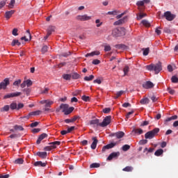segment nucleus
I'll return each mask as SVG.
<instances>
[{
	"label": "nucleus",
	"instance_id": "nucleus-5",
	"mask_svg": "<svg viewBox=\"0 0 178 178\" xmlns=\"http://www.w3.org/2000/svg\"><path fill=\"white\" fill-rule=\"evenodd\" d=\"M157 133H159V128H154L153 130L147 132L145 134V138L146 140H152V138H154Z\"/></svg>",
	"mask_w": 178,
	"mask_h": 178
},
{
	"label": "nucleus",
	"instance_id": "nucleus-57",
	"mask_svg": "<svg viewBox=\"0 0 178 178\" xmlns=\"http://www.w3.org/2000/svg\"><path fill=\"white\" fill-rule=\"evenodd\" d=\"M21 83H22V80L18 79V80L14 81V83H13V86H19V85H20Z\"/></svg>",
	"mask_w": 178,
	"mask_h": 178
},
{
	"label": "nucleus",
	"instance_id": "nucleus-15",
	"mask_svg": "<svg viewBox=\"0 0 178 178\" xmlns=\"http://www.w3.org/2000/svg\"><path fill=\"white\" fill-rule=\"evenodd\" d=\"M92 140L93 142L92 143L90 147L92 149H95V148H97V144H98V139H97V137H93Z\"/></svg>",
	"mask_w": 178,
	"mask_h": 178
},
{
	"label": "nucleus",
	"instance_id": "nucleus-34",
	"mask_svg": "<svg viewBox=\"0 0 178 178\" xmlns=\"http://www.w3.org/2000/svg\"><path fill=\"white\" fill-rule=\"evenodd\" d=\"M63 78L64 79V80H71V79H72V74H64L63 75Z\"/></svg>",
	"mask_w": 178,
	"mask_h": 178
},
{
	"label": "nucleus",
	"instance_id": "nucleus-10",
	"mask_svg": "<svg viewBox=\"0 0 178 178\" xmlns=\"http://www.w3.org/2000/svg\"><path fill=\"white\" fill-rule=\"evenodd\" d=\"M120 156V152H113L107 158V161H112L113 159H117Z\"/></svg>",
	"mask_w": 178,
	"mask_h": 178
},
{
	"label": "nucleus",
	"instance_id": "nucleus-55",
	"mask_svg": "<svg viewBox=\"0 0 178 178\" xmlns=\"http://www.w3.org/2000/svg\"><path fill=\"white\" fill-rule=\"evenodd\" d=\"M133 113H134V111H131V112H129L127 113L126 115V118H125V120H128L129 118H130V115H133Z\"/></svg>",
	"mask_w": 178,
	"mask_h": 178
},
{
	"label": "nucleus",
	"instance_id": "nucleus-22",
	"mask_svg": "<svg viewBox=\"0 0 178 178\" xmlns=\"http://www.w3.org/2000/svg\"><path fill=\"white\" fill-rule=\"evenodd\" d=\"M127 19L126 17L116 21L115 22H114V26H120V24H123V23H124V19Z\"/></svg>",
	"mask_w": 178,
	"mask_h": 178
},
{
	"label": "nucleus",
	"instance_id": "nucleus-19",
	"mask_svg": "<svg viewBox=\"0 0 178 178\" xmlns=\"http://www.w3.org/2000/svg\"><path fill=\"white\" fill-rule=\"evenodd\" d=\"M113 136H115L117 138H123V137H124V132L123 131L116 132Z\"/></svg>",
	"mask_w": 178,
	"mask_h": 178
},
{
	"label": "nucleus",
	"instance_id": "nucleus-37",
	"mask_svg": "<svg viewBox=\"0 0 178 178\" xmlns=\"http://www.w3.org/2000/svg\"><path fill=\"white\" fill-rule=\"evenodd\" d=\"M122 151L126 152L127 151H129V149H130V145H124L122 147Z\"/></svg>",
	"mask_w": 178,
	"mask_h": 178
},
{
	"label": "nucleus",
	"instance_id": "nucleus-25",
	"mask_svg": "<svg viewBox=\"0 0 178 178\" xmlns=\"http://www.w3.org/2000/svg\"><path fill=\"white\" fill-rule=\"evenodd\" d=\"M177 119V115H173L172 117L168 118L165 120V124L168 123V122H170L172 120H176Z\"/></svg>",
	"mask_w": 178,
	"mask_h": 178
},
{
	"label": "nucleus",
	"instance_id": "nucleus-13",
	"mask_svg": "<svg viewBox=\"0 0 178 178\" xmlns=\"http://www.w3.org/2000/svg\"><path fill=\"white\" fill-rule=\"evenodd\" d=\"M143 88H152L154 87V83L149 81H146L143 84Z\"/></svg>",
	"mask_w": 178,
	"mask_h": 178
},
{
	"label": "nucleus",
	"instance_id": "nucleus-7",
	"mask_svg": "<svg viewBox=\"0 0 178 178\" xmlns=\"http://www.w3.org/2000/svg\"><path fill=\"white\" fill-rule=\"evenodd\" d=\"M22 95V92H16L13 93H8L3 97V99H8L9 98H14V97H20Z\"/></svg>",
	"mask_w": 178,
	"mask_h": 178
},
{
	"label": "nucleus",
	"instance_id": "nucleus-24",
	"mask_svg": "<svg viewBox=\"0 0 178 178\" xmlns=\"http://www.w3.org/2000/svg\"><path fill=\"white\" fill-rule=\"evenodd\" d=\"M14 130H15V131H23L24 130V128H23L21 125H15L13 127Z\"/></svg>",
	"mask_w": 178,
	"mask_h": 178
},
{
	"label": "nucleus",
	"instance_id": "nucleus-3",
	"mask_svg": "<svg viewBox=\"0 0 178 178\" xmlns=\"http://www.w3.org/2000/svg\"><path fill=\"white\" fill-rule=\"evenodd\" d=\"M60 109H62V112L66 115H70L73 111H74V107H70L69 108V104H62L60 106L59 108H56V112H60Z\"/></svg>",
	"mask_w": 178,
	"mask_h": 178
},
{
	"label": "nucleus",
	"instance_id": "nucleus-27",
	"mask_svg": "<svg viewBox=\"0 0 178 178\" xmlns=\"http://www.w3.org/2000/svg\"><path fill=\"white\" fill-rule=\"evenodd\" d=\"M71 77L73 79V80H78V79L80 77V74H79L77 72H72L71 74Z\"/></svg>",
	"mask_w": 178,
	"mask_h": 178
},
{
	"label": "nucleus",
	"instance_id": "nucleus-46",
	"mask_svg": "<svg viewBox=\"0 0 178 178\" xmlns=\"http://www.w3.org/2000/svg\"><path fill=\"white\" fill-rule=\"evenodd\" d=\"M61 55L64 56V58H67V56H70V55H72V52L71 51L64 52V53H62Z\"/></svg>",
	"mask_w": 178,
	"mask_h": 178
},
{
	"label": "nucleus",
	"instance_id": "nucleus-35",
	"mask_svg": "<svg viewBox=\"0 0 178 178\" xmlns=\"http://www.w3.org/2000/svg\"><path fill=\"white\" fill-rule=\"evenodd\" d=\"M92 80H94V75H90L89 76L84 77L85 81H92Z\"/></svg>",
	"mask_w": 178,
	"mask_h": 178
},
{
	"label": "nucleus",
	"instance_id": "nucleus-59",
	"mask_svg": "<svg viewBox=\"0 0 178 178\" xmlns=\"http://www.w3.org/2000/svg\"><path fill=\"white\" fill-rule=\"evenodd\" d=\"M92 65H99L101 63V61L98 59H95L92 62Z\"/></svg>",
	"mask_w": 178,
	"mask_h": 178
},
{
	"label": "nucleus",
	"instance_id": "nucleus-31",
	"mask_svg": "<svg viewBox=\"0 0 178 178\" xmlns=\"http://www.w3.org/2000/svg\"><path fill=\"white\" fill-rule=\"evenodd\" d=\"M38 115H41V111H36L29 113V116H38Z\"/></svg>",
	"mask_w": 178,
	"mask_h": 178
},
{
	"label": "nucleus",
	"instance_id": "nucleus-47",
	"mask_svg": "<svg viewBox=\"0 0 178 178\" xmlns=\"http://www.w3.org/2000/svg\"><path fill=\"white\" fill-rule=\"evenodd\" d=\"M171 81H172V83H178V78H177V76H172Z\"/></svg>",
	"mask_w": 178,
	"mask_h": 178
},
{
	"label": "nucleus",
	"instance_id": "nucleus-54",
	"mask_svg": "<svg viewBox=\"0 0 178 178\" xmlns=\"http://www.w3.org/2000/svg\"><path fill=\"white\" fill-rule=\"evenodd\" d=\"M118 10L108 11L107 13V15H113L114 16H115L116 15H118Z\"/></svg>",
	"mask_w": 178,
	"mask_h": 178
},
{
	"label": "nucleus",
	"instance_id": "nucleus-60",
	"mask_svg": "<svg viewBox=\"0 0 178 178\" xmlns=\"http://www.w3.org/2000/svg\"><path fill=\"white\" fill-rule=\"evenodd\" d=\"M15 0H11L9 3V8H10L11 9L13 8V6H15Z\"/></svg>",
	"mask_w": 178,
	"mask_h": 178
},
{
	"label": "nucleus",
	"instance_id": "nucleus-6",
	"mask_svg": "<svg viewBox=\"0 0 178 178\" xmlns=\"http://www.w3.org/2000/svg\"><path fill=\"white\" fill-rule=\"evenodd\" d=\"M92 17L88 16L87 14L85 15H79L76 17V20H79V22H88V20H91Z\"/></svg>",
	"mask_w": 178,
	"mask_h": 178
},
{
	"label": "nucleus",
	"instance_id": "nucleus-2",
	"mask_svg": "<svg viewBox=\"0 0 178 178\" xmlns=\"http://www.w3.org/2000/svg\"><path fill=\"white\" fill-rule=\"evenodd\" d=\"M145 69L149 72H154L155 74H158L162 70V63L159 62L156 64H150L145 66Z\"/></svg>",
	"mask_w": 178,
	"mask_h": 178
},
{
	"label": "nucleus",
	"instance_id": "nucleus-33",
	"mask_svg": "<svg viewBox=\"0 0 178 178\" xmlns=\"http://www.w3.org/2000/svg\"><path fill=\"white\" fill-rule=\"evenodd\" d=\"M142 24H143V26H145V27H149L151 26L149 22H148L147 19L142 20Z\"/></svg>",
	"mask_w": 178,
	"mask_h": 178
},
{
	"label": "nucleus",
	"instance_id": "nucleus-43",
	"mask_svg": "<svg viewBox=\"0 0 178 178\" xmlns=\"http://www.w3.org/2000/svg\"><path fill=\"white\" fill-rule=\"evenodd\" d=\"M147 14L140 13L139 15L137 17V20H141L143 17H145Z\"/></svg>",
	"mask_w": 178,
	"mask_h": 178
},
{
	"label": "nucleus",
	"instance_id": "nucleus-61",
	"mask_svg": "<svg viewBox=\"0 0 178 178\" xmlns=\"http://www.w3.org/2000/svg\"><path fill=\"white\" fill-rule=\"evenodd\" d=\"M111 49H112V48L109 45H106L104 47V51L106 52H108L109 51H111Z\"/></svg>",
	"mask_w": 178,
	"mask_h": 178
},
{
	"label": "nucleus",
	"instance_id": "nucleus-48",
	"mask_svg": "<svg viewBox=\"0 0 178 178\" xmlns=\"http://www.w3.org/2000/svg\"><path fill=\"white\" fill-rule=\"evenodd\" d=\"M17 137H20V134H13L9 136L10 138H17Z\"/></svg>",
	"mask_w": 178,
	"mask_h": 178
},
{
	"label": "nucleus",
	"instance_id": "nucleus-58",
	"mask_svg": "<svg viewBox=\"0 0 178 178\" xmlns=\"http://www.w3.org/2000/svg\"><path fill=\"white\" fill-rule=\"evenodd\" d=\"M48 51V46H43L42 48V54H45V52Z\"/></svg>",
	"mask_w": 178,
	"mask_h": 178
},
{
	"label": "nucleus",
	"instance_id": "nucleus-53",
	"mask_svg": "<svg viewBox=\"0 0 178 178\" xmlns=\"http://www.w3.org/2000/svg\"><path fill=\"white\" fill-rule=\"evenodd\" d=\"M168 92H169V94H170L171 95H174L175 91V90L172 89L171 88H168Z\"/></svg>",
	"mask_w": 178,
	"mask_h": 178
},
{
	"label": "nucleus",
	"instance_id": "nucleus-63",
	"mask_svg": "<svg viewBox=\"0 0 178 178\" xmlns=\"http://www.w3.org/2000/svg\"><path fill=\"white\" fill-rule=\"evenodd\" d=\"M40 124V122H35L31 124V127H37Z\"/></svg>",
	"mask_w": 178,
	"mask_h": 178
},
{
	"label": "nucleus",
	"instance_id": "nucleus-18",
	"mask_svg": "<svg viewBox=\"0 0 178 178\" xmlns=\"http://www.w3.org/2000/svg\"><path fill=\"white\" fill-rule=\"evenodd\" d=\"M13 13H15V10H13L6 12V13H5L6 19H7V20H9V18L12 17V15H13Z\"/></svg>",
	"mask_w": 178,
	"mask_h": 178
},
{
	"label": "nucleus",
	"instance_id": "nucleus-12",
	"mask_svg": "<svg viewBox=\"0 0 178 178\" xmlns=\"http://www.w3.org/2000/svg\"><path fill=\"white\" fill-rule=\"evenodd\" d=\"M151 2V0H143V1H138L136 3L137 6H144L145 5H148Z\"/></svg>",
	"mask_w": 178,
	"mask_h": 178
},
{
	"label": "nucleus",
	"instance_id": "nucleus-16",
	"mask_svg": "<svg viewBox=\"0 0 178 178\" xmlns=\"http://www.w3.org/2000/svg\"><path fill=\"white\" fill-rule=\"evenodd\" d=\"M37 155L40 156V158H42V159H45L48 156V153H47V152H39L37 153Z\"/></svg>",
	"mask_w": 178,
	"mask_h": 178
},
{
	"label": "nucleus",
	"instance_id": "nucleus-41",
	"mask_svg": "<svg viewBox=\"0 0 178 178\" xmlns=\"http://www.w3.org/2000/svg\"><path fill=\"white\" fill-rule=\"evenodd\" d=\"M10 109H12L13 111L15 109H17V104L15 102H13L10 105Z\"/></svg>",
	"mask_w": 178,
	"mask_h": 178
},
{
	"label": "nucleus",
	"instance_id": "nucleus-39",
	"mask_svg": "<svg viewBox=\"0 0 178 178\" xmlns=\"http://www.w3.org/2000/svg\"><path fill=\"white\" fill-rule=\"evenodd\" d=\"M129 70H130V68L129 67V66H125L123 69V72H124V76H127V74L129 73Z\"/></svg>",
	"mask_w": 178,
	"mask_h": 178
},
{
	"label": "nucleus",
	"instance_id": "nucleus-62",
	"mask_svg": "<svg viewBox=\"0 0 178 178\" xmlns=\"http://www.w3.org/2000/svg\"><path fill=\"white\" fill-rule=\"evenodd\" d=\"M49 91V88H44V89L41 91V94H48Z\"/></svg>",
	"mask_w": 178,
	"mask_h": 178
},
{
	"label": "nucleus",
	"instance_id": "nucleus-30",
	"mask_svg": "<svg viewBox=\"0 0 178 178\" xmlns=\"http://www.w3.org/2000/svg\"><path fill=\"white\" fill-rule=\"evenodd\" d=\"M12 47H15V45H17L19 47V45H22V43L19 42V40H13V42H11Z\"/></svg>",
	"mask_w": 178,
	"mask_h": 178
},
{
	"label": "nucleus",
	"instance_id": "nucleus-38",
	"mask_svg": "<svg viewBox=\"0 0 178 178\" xmlns=\"http://www.w3.org/2000/svg\"><path fill=\"white\" fill-rule=\"evenodd\" d=\"M101 166V164L98 163H93L90 165V169H92L94 168H99Z\"/></svg>",
	"mask_w": 178,
	"mask_h": 178
},
{
	"label": "nucleus",
	"instance_id": "nucleus-8",
	"mask_svg": "<svg viewBox=\"0 0 178 178\" xmlns=\"http://www.w3.org/2000/svg\"><path fill=\"white\" fill-rule=\"evenodd\" d=\"M163 16L166 19V20H168V22H172V20H173L175 17H176V16H175V15H172V13H170V11L164 13Z\"/></svg>",
	"mask_w": 178,
	"mask_h": 178
},
{
	"label": "nucleus",
	"instance_id": "nucleus-23",
	"mask_svg": "<svg viewBox=\"0 0 178 178\" xmlns=\"http://www.w3.org/2000/svg\"><path fill=\"white\" fill-rule=\"evenodd\" d=\"M141 105H147V104H149V99L147 97H144L140 100Z\"/></svg>",
	"mask_w": 178,
	"mask_h": 178
},
{
	"label": "nucleus",
	"instance_id": "nucleus-26",
	"mask_svg": "<svg viewBox=\"0 0 178 178\" xmlns=\"http://www.w3.org/2000/svg\"><path fill=\"white\" fill-rule=\"evenodd\" d=\"M47 33H49V35H51L52 33L55 31V26H49L47 30Z\"/></svg>",
	"mask_w": 178,
	"mask_h": 178
},
{
	"label": "nucleus",
	"instance_id": "nucleus-45",
	"mask_svg": "<svg viewBox=\"0 0 178 178\" xmlns=\"http://www.w3.org/2000/svg\"><path fill=\"white\" fill-rule=\"evenodd\" d=\"M81 99L85 102H88V101H90V97L83 95L81 97Z\"/></svg>",
	"mask_w": 178,
	"mask_h": 178
},
{
	"label": "nucleus",
	"instance_id": "nucleus-14",
	"mask_svg": "<svg viewBox=\"0 0 178 178\" xmlns=\"http://www.w3.org/2000/svg\"><path fill=\"white\" fill-rule=\"evenodd\" d=\"M48 137V134H42L38 138L36 143L37 144H41V141L44 140V138H47Z\"/></svg>",
	"mask_w": 178,
	"mask_h": 178
},
{
	"label": "nucleus",
	"instance_id": "nucleus-32",
	"mask_svg": "<svg viewBox=\"0 0 178 178\" xmlns=\"http://www.w3.org/2000/svg\"><path fill=\"white\" fill-rule=\"evenodd\" d=\"M162 154H163V149H157L155 153H154V155L156 156H161V155H162Z\"/></svg>",
	"mask_w": 178,
	"mask_h": 178
},
{
	"label": "nucleus",
	"instance_id": "nucleus-21",
	"mask_svg": "<svg viewBox=\"0 0 178 178\" xmlns=\"http://www.w3.org/2000/svg\"><path fill=\"white\" fill-rule=\"evenodd\" d=\"M34 166H41L42 168H45V166H47V163H42V161H36L34 163Z\"/></svg>",
	"mask_w": 178,
	"mask_h": 178
},
{
	"label": "nucleus",
	"instance_id": "nucleus-11",
	"mask_svg": "<svg viewBox=\"0 0 178 178\" xmlns=\"http://www.w3.org/2000/svg\"><path fill=\"white\" fill-rule=\"evenodd\" d=\"M117 144H118V142H115V143H111L110 144H108L104 146L102 148V152H105L106 149H111V148H113V147H115Z\"/></svg>",
	"mask_w": 178,
	"mask_h": 178
},
{
	"label": "nucleus",
	"instance_id": "nucleus-49",
	"mask_svg": "<svg viewBox=\"0 0 178 178\" xmlns=\"http://www.w3.org/2000/svg\"><path fill=\"white\" fill-rule=\"evenodd\" d=\"M134 132L136 133V134H143V131L141 129H134Z\"/></svg>",
	"mask_w": 178,
	"mask_h": 178
},
{
	"label": "nucleus",
	"instance_id": "nucleus-17",
	"mask_svg": "<svg viewBox=\"0 0 178 178\" xmlns=\"http://www.w3.org/2000/svg\"><path fill=\"white\" fill-rule=\"evenodd\" d=\"M98 56V55H101V52L99 51H92L91 53H88L87 54H86V58H88V56Z\"/></svg>",
	"mask_w": 178,
	"mask_h": 178
},
{
	"label": "nucleus",
	"instance_id": "nucleus-1",
	"mask_svg": "<svg viewBox=\"0 0 178 178\" xmlns=\"http://www.w3.org/2000/svg\"><path fill=\"white\" fill-rule=\"evenodd\" d=\"M112 117L111 115L106 116L102 121L99 122V120L95 119L90 121V124L93 126H99L100 127H106L111 123V119Z\"/></svg>",
	"mask_w": 178,
	"mask_h": 178
},
{
	"label": "nucleus",
	"instance_id": "nucleus-52",
	"mask_svg": "<svg viewBox=\"0 0 178 178\" xmlns=\"http://www.w3.org/2000/svg\"><path fill=\"white\" fill-rule=\"evenodd\" d=\"M155 33L156 34H157V35H161L162 31H161V27H158L155 30Z\"/></svg>",
	"mask_w": 178,
	"mask_h": 178
},
{
	"label": "nucleus",
	"instance_id": "nucleus-51",
	"mask_svg": "<svg viewBox=\"0 0 178 178\" xmlns=\"http://www.w3.org/2000/svg\"><path fill=\"white\" fill-rule=\"evenodd\" d=\"M5 5H6V0L1 1L0 2V9H2Z\"/></svg>",
	"mask_w": 178,
	"mask_h": 178
},
{
	"label": "nucleus",
	"instance_id": "nucleus-9",
	"mask_svg": "<svg viewBox=\"0 0 178 178\" xmlns=\"http://www.w3.org/2000/svg\"><path fill=\"white\" fill-rule=\"evenodd\" d=\"M9 78H6L3 81L0 83V90H5L8 86H9Z\"/></svg>",
	"mask_w": 178,
	"mask_h": 178
},
{
	"label": "nucleus",
	"instance_id": "nucleus-28",
	"mask_svg": "<svg viewBox=\"0 0 178 178\" xmlns=\"http://www.w3.org/2000/svg\"><path fill=\"white\" fill-rule=\"evenodd\" d=\"M134 168L132 166H127L122 169L123 172H133Z\"/></svg>",
	"mask_w": 178,
	"mask_h": 178
},
{
	"label": "nucleus",
	"instance_id": "nucleus-44",
	"mask_svg": "<svg viewBox=\"0 0 178 178\" xmlns=\"http://www.w3.org/2000/svg\"><path fill=\"white\" fill-rule=\"evenodd\" d=\"M25 83L28 87H31V86H33V81L30 79L26 80Z\"/></svg>",
	"mask_w": 178,
	"mask_h": 178
},
{
	"label": "nucleus",
	"instance_id": "nucleus-40",
	"mask_svg": "<svg viewBox=\"0 0 178 178\" xmlns=\"http://www.w3.org/2000/svg\"><path fill=\"white\" fill-rule=\"evenodd\" d=\"M23 162H24V161L22 158L17 159L15 161V163L18 164V165H22V163H23Z\"/></svg>",
	"mask_w": 178,
	"mask_h": 178
},
{
	"label": "nucleus",
	"instance_id": "nucleus-20",
	"mask_svg": "<svg viewBox=\"0 0 178 178\" xmlns=\"http://www.w3.org/2000/svg\"><path fill=\"white\" fill-rule=\"evenodd\" d=\"M49 145H51V148H56V145H60V141H54L49 143Z\"/></svg>",
	"mask_w": 178,
	"mask_h": 178
},
{
	"label": "nucleus",
	"instance_id": "nucleus-56",
	"mask_svg": "<svg viewBox=\"0 0 178 178\" xmlns=\"http://www.w3.org/2000/svg\"><path fill=\"white\" fill-rule=\"evenodd\" d=\"M154 148H147V147H145L143 150V152H145L146 151H147V152H154Z\"/></svg>",
	"mask_w": 178,
	"mask_h": 178
},
{
	"label": "nucleus",
	"instance_id": "nucleus-36",
	"mask_svg": "<svg viewBox=\"0 0 178 178\" xmlns=\"http://www.w3.org/2000/svg\"><path fill=\"white\" fill-rule=\"evenodd\" d=\"M10 108V106L9 105L4 106L1 109V112H8L9 109Z\"/></svg>",
	"mask_w": 178,
	"mask_h": 178
},
{
	"label": "nucleus",
	"instance_id": "nucleus-42",
	"mask_svg": "<svg viewBox=\"0 0 178 178\" xmlns=\"http://www.w3.org/2000/svg\"><path fill=\"white\" fill-rule=\"evenodd\" d=\"M54 102L51 100H47L46 104H45V108H49L51 105H52Z\"/></svg>",
	"mask_w": 178,
	"mask_h": 178
},
{
	"label": "nucleus",
	"instance_id": "nucleus-64",
	"mask_svg": "<svg viewBox=\"0 0 178 178\" xmlns=\"http://www.w3.org/2000/svg\"><path fill=\"white\" fill-rule=\"evenodd\" d=\"M111 112V108H105L103 109L104 113H109Z\"/></svg>",
	"mask_w": 178,
	"mask_h": 178
},
{
	"label": "nucleus",
	"instance_id": "nucleus-50",
	"mask_svg": "<svg viewBox=\"0 0 178 178\" xmlns=\"http://www.w3.org/2000/svg\"><path fill=\"white\" fill-rule=\"evenodd\" d=\"M17 31H18L17 29L15 28V29L13 30V31H12L13 35H15V37L19 35V33H17Z\"/></svg>",
	"mask_w": 178,
	"mask_h": 178
},
{
	"label": "nucleus",
	"instance_id": "nucleus-4",
	"mask_svg": "<svg viewBox=\"0 0 178 178\" xmlns=\"http://www.w3.org/2000/svg\"><path fill=\"white\" fill-rule=\"evenodd\" d=\"M126 35V29L123 27L119 29H114L112 31V35L115 38L118 37H123V35Z\"/></svg>",
	"mask_w": 178,
	"mask_h": 178
},
{
	"label": "nucleus",
	"instance_id": "nucleus-29",
	"mask_svg": "<svg viewBox=\"0 0 178 178\" xmlns=\"http://www.w3.org/2000/svg\"><path fill=\"white\" fill-rule=\"evenodd\" d=\"M143 51V56H147L148 54H149V47L142 49Z\"/></svg>",
	"mask_w": 178,
	"mask_h": 178
}]
</instances>
